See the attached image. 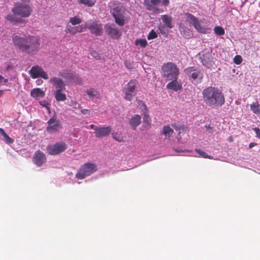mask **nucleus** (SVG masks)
I'll list each match as a JSON object with an SVG mask.
<instances>
[{"label": "nucleus", "instance_id": "nucleus-10", "mask_svg": "<svg viewBox=\"0 0 260 260\" xmlns=\"http://www.w3.org/2000/svg\"><path fill=\"white\" fill-rule=\"evenodd\" d=\"M85 27L87 28L91 34L96 36H101L103 32L102 25L97 21L90 20L85 23Z\"/></svg>", "mask_w": 260, "mask_h": 260}, {"label": "nucleus", "instance_id": "nucleus-39", "mask_svg": "<svg viewBox=\"0 0 260 260\" xmlns=\"http://www.w3.org/2000/svg\"><path fill=\"white\" fill-rule=\"evenodd\" d=\"M135 44L136 45H140L142 47L144 48L147 45V42L145 39H138L136 41Z\"/></svg>", "mask_w": 260, "mask_h": 260}, {"label": "nucleus", "instance_id": "nucleus-33", "mask_svg": "<svg viewBox=\"0 0 260 260\" xmlns=\"http://www.w3.org/2000/svg\"><path fill=\"white\" fill-rule=\"evenodd\" d=\"M71 81L79 85H82L83 84L82 78L75 73H74L73 78H72Z\"/></svg>", "mask_w": 260, "mask_h": 260}, {"label": "nucleus", "instance_id": "nucleus-28", "mask_svg": "<svg viewBox=\"0 0 260 260\" xmlns=\"http://www.w3.org/2000/svg\"><path fill=\"white\" fill-rule=\"evenodd\" d=\"M193 26L197 29V30L200 33L207 34L208 32V28L203 26L199 21L196 23V24Z\"/></svg>", "mask_w": 260, "mask_h": 260}, {"label": "nucleus", "instance_id": "nucleus-8", "mask_svg": "<svg viewBox=\"0 0 260 260\" xmlns=\"http://www.w3.org/2000/svg\"><path fill=\"white\" fill-rule=\"evenodd\" d=\"M67 148V144L64 142H57L53 145H48L46 147L47 152L52 155H57Z\"/></svg>", "mask_w": 260, "mask_h": 260}, {"label": "nucleus", "instance_id": "nucleus-27", "mask_svg": "<svg viewBox=\"0 0 260 260\" xmlns=\"http://www.w3.org/2000/svg\"><path fill=\"white\" fill-rule=\"evenodd\" d=\"M113 17L115 22L119 26H123L124 24V20L122 17V14H117L115 12Z\"/></svg>", "mask_w": 260, "mask_h": 260}, {"label": "nucleus", "instance_id": "nucleus-43", "mask_svg": "<svg viewBox=\"0 0 260 260\" xmlns=\"http://www.w3.org/2000/svg\"><path fill=\"white\" fill-rule=\"evenodd\" d=\"M8 82V79L4 78L0 75V86L5 84Z\"/></svg>", "mask_w": 260, "mask_h": 260}, {"label": "nucleus", "instance_id": "nucleus-36", "mask_svg": "<svg viewBox=\"0 0 260 260\" xmlns=\"http://www.w3.org/2000/svg\"><path fill=\"white\" fill-rule=\"evenodd\" d=\"M5 19L11 23L18 22L19 21L18 18L16 17L14 14H8L6 16Z\"/></svg>", "mask_w": 260, "mask_h": 260}, {"label": "nucleus", "instance_id": "nucleus-9", "mask_svg": "<svg viewBox=\"0 0 260 260\" xmlns=\"http://www.w3.org/2000/svg\"><path fill=\"white\" fill-rule=\"evenodd\" d=\"M46 131L50 134L55 133L62 128L61 122L54 115L47 121Z\"/></svg>", "mask_w": 260, "mask_h": 260}, {"label": "nucleus", "instance_id": "nucleus-4", "mask_svg": "<svg viewBox=\"0 0 260 260\" xmlns=\"http://www.w3.org/2000/svg\"><path fill=\"white\" fill-rule=\"evenodd\" d=\"M12 11L15 15L26 18L31 15L32 9L30 5L24 4L22 2H18L15 3Z\"/></svg>", "mask_w": 260, "mask_h": 260}, {"label": "nucleus", "instance_id": "nucleus-53", "mask_svg": "<svg viewBox=\"0 0 260 260\" xmlns=\"http://www.w3.org/2000/svg\"><path fill=\"white\" fill-rule=\"evenodd\" d=\"M228 140H229V142H232L233 141V138L231 136L229 137Z\"/></svg>", "mask_w": 260, "mask_h": 260}, {"label": "nucleus", "instance_id": "nucleus-51", "mask_svg": "<svg viewBox=\"0 0 260 260\" xmlns=\"http://www.w3.org/2000/svg\"><path fill=\"white\" fill-rule=\"evenodd\" d=\"M96 126H95L94 124H90L89 125V127L91 128V129H95V128L96 127Z\"/></svg>", "mask_w": 260, "mask_h": 260}, {"label": "nucleus", "instance_id": "nucleus-23", "mask_svg": "<svg viewBox=\"0 0 260 260\" xmlns=\"http://www.w3.org/2000/svg\"><path fill=\"white\" fill-rule=\"evenodd\" d=\"M74 73L71 72L68 70H63L58 73V76L62 77L67 81H70L73 78Z\"/></svg>", "mask_w": 260, "mask_h": 260}, {"label": "nucleus", "instance_id": "nucleus-48", "mask_svg": "<svg viewBox=\"0 0 260 260\" xmlns=\"http://www.w3.org/2000/svg\"><path fill=\"white\" fill-rule=\"evenodd\" d=\"M113 138L118 142H122L123 141L122 140V138L121 137H119V136L117 137H116V136H113Z\"/></svg>", "mask_w": 260, "mask_h": 260}, {"label": "nucleus", "instance_id": "nucleus-38", "mask_svg": "<svg viewBox=\"0 0 260 260\" xmlns=\"http://www.w3.org/2000/svg\"><path fill=\"white\" fill-rule=\"evenodd\" d=\"M143 121L146 123V127L149 128L151 124V119L147 113H145L143 118Z\"/></svg>", "mask_w": 260, "mask_h": 260}, {"label": "nucleus", "instance_id": "nucleus-17", "mask_svg": "<svg viewBox=\"0 0 260 260\" xmlns=\"http://www.w3.org/2000/svg\"><path fill=\"white\" fill-rule=\"evenodd\" d=\"M177 79H172L171 81L167 85V88L176 91L180 90L182 88V84L180 82L177 81Z\"/></svg>", "mask_w": 260, "mask_h": 260}, {"label": "nucleus", "instance_id": "nucleus-1", "mask_svg": "<svg viewBox=\"0 0 260 260\" xmlns=\"http://www.w3.org/2000/svg\"><path fill=\"white\" fill-rule=\"evenodd\" d=\"M12 41L15 47L28 54H36L40 49V39L35 36L15 35L12 37Z\"/></svg>", "mask_w": 260, "mask_h": 260}, {"label": "nucleus", "instance_id": "nucleus-32", "mask_svg": "<svg viewBox=\"0 0 260 260\" xmlns=\"http://www.w3.org/2000/svg\"><path fill=\"white\" fill-rule=\"evenodd\" d=\"M82 22V20L79 16H75L71 17L69 19V23L73 25H76L80 24Z\"/></svg>", "mask_w": 260, "mask_h": 260}, {"label": "nucleus", "instance_id": "nucleus-3", "mask_svg": "<svg viewBox=\"0 0 260 260\" xmlns=\"http://www.w3.org/2000/svg\"><path fill=\"white\" fill-rule=\"evenodd\" d=\"M161 70L162 72V76L167 80L178 79L179 75V70L174 63L169 62L164 63L162 66Z\"/></svg>", "mask_w": 260, "mask_h": 260}, {"label": "nucleus", "instance_id": "nucleus-20", "mask_svg": "<svg viewBox=\"0 0 260 260\" xmlns=\"http://www.w3.org/2000/svg\"><path fill=\"white\" fill-rule=\"evenodd\" d=\"M161 0H144V5L146 7V9L149 11L153 10L155 8L154 5H157L160 3Z\"/></svg>", "mask_w": 260, "mask_h": 260}, {"label": "nucleus", "instance_id": "nucleus-18", "mask_svg": "<svg viewBox=\"0 0 260 260\" xmlns=\"http://www.w3.org/2000/svg\"><path fill=\"white\" fill-rule=\"evenodd\" d=\"M83 31V27L81 25L72 26L69 24L66 27L65 31L72 35H75L77 32H81Z\"/></svg>", "mask_w": 260, "mask_h": 260}, {"label": "nucleus", "instance_id": "nucleus-52", "mask_svg": "<svg viewBox=\"0 0 260 260\" xmlns=\"http://www.w3.org/2000/svg\"><path fill=\"white\" fill-rule=\"evenodd\" d=\"M175 151L177 152H185V151H187V150H178V149H176L175 150Z\"/></svg>", "mask_w": 260, "mask_h": 260}, {"label": "nucleus", "instance_id": "nucleus-12", "mask_svg": "<svg viewBox=\"0 0 260 260\" xmlns=\"http://www.w3.org/2000/svg\"><path fill=\"white\" fill-rule=\"evenodd\" d=\"M198 55L203 65L208 68L212 66L213 64V57L210 52L203 51L199 53Z\"/></svg>", "mask_w": 260, "mask_h": 260}, {"label": "nucleus", "instance_id": "nucleus-25", "mask_svg": "<svg viewBox=\"0 0 260 260\" xmlns=\"http://www.w3.org/2000/svg\"><path fill=\"white\" fill-rule=\"evenodd\" d=\"M162 133L166 138H169L174 133V131L169 125H164Z\"/></svg>", "mask_w": 260, "mask_h": 260}, {"label": "nucleus", "instance_id": "nucleus-19", "mask_svg": "<svg viewBox=\"0 0 260 260\" xmlns=\"http://www.w3.org/2000/svg\"><path fill=\"white\" fill-rule=\"evenodd\" d=\"M141 121V116L136 114L129 119V123L133 129H136V127L140 124Z\"/></svg>", "mask_w": 260, "mask_h": 260}, {"label": "nucleus", "instance_id": "nucleus-46", "mask_svg": "<svg viewBox=\"0 0 260 260\" xmlns=\"http://www.w3.org/2000/svg\"><path fill=\"white\" fill-rule=\"evenodd\" d=\"M81 113L84 115H86V114H87L88 115H90V111L88 109H82L81 110Z\"/></svg>", "mask_w": 260, "mask_h": 260}, {"label": "nucleus", "instance_id": "nucleus-42", "mask_svg": "<svg viewBox=\"0 0 260 260\" xmlns=\"http://www.w3.org/2000/svg\"><path fill=\"white\" fill-rule=\"evenodd\" d=\"M242 57L240 55L235 56L234 59V62L237 64H240L242 62Z\"/></svg>", "mask_w": 260, "mask_h": 260}, {"label": "nucleus", "instance_id": "nucleus-54", "mask_svg": "<svg viewBox=\"0 0 260 260\" xmlns=\"http://www.w3.org/2000/svg\"><path fill=\"white\" fill-rule=\"evenodd\" d=\"M37 82H38V84H39V83H40V82H42V80H37Z\"/></svg>", "mask_w": 260, "mask_h": 260}, {"label": "nucleus", "instance_id": "nucleus-55", "mask_svg": "<svg viewBox=\"0 0 260 260\" xmlns=\"http://www.w3.org/2000/svg\"><path fill=\"white\" fill-rule=\"evenodd\" d=\"M144 107H145V109H146V106L144 104H143Z\"/></svg>", "mask_w": 260, "mask_h": 260}, {"label": "nucleus", "instance_id": "nucleus-44", "mask_svg": "<svg viewBox=\"0 0 260 260\" xmlns=\"http://www.w3.org/2000/svg\"><path fill=\"white\" fill-rule=\"evenodd\" d=\"M253 131L255 132L256 137L260 139V129L258 127H255L253 128Z\"/></svg>", "mask_w": 260, "mask_h": 260}, {"label": "nucleus", "instance_id": "nucleus-5", "mask_svg": "<svg viewBox=\"0 0 260 260\" xmlns=\"http://www.w3.org/2000/svg\"><path fill=\"white\" fill-rule=\"evenodd\" d=\"M97 170L96 166L93 163H85L79 169L76 174V177L78 179H83L85 177L89 176Z\"/></svg>", "mask_w": 260, "mask_h": 260}, {"label": "nucleus", "instance_id": "nucleus-40", "mask_svg": "<svg viewBox=\"0 0 260 260\" xmlns=\"http://www.w3.org/2000/svg\"><path fill=\"white\" fill-rule=\"evenodd\" d=\"M157 37V34L153 29H152L149 33L148 37H147V39H148V40H150L155 39Z\"/></svg>", "mask_w": 260, "mask_h": 260}, {"label": "nucleus", "instance_id": "nucleus-31", "mask_svg": "<svg viewBox=\"0 0 260 260\" xmlns=\"http://www.w3.org/2000/svg\"><path fill=\"white\" fill-rule=\"evenodd\" d=\"M0 134L4 137L5 142L8 144H12L14 140L10 138L5 132V131L0 127Z\"/></svg>", "mask_w": 260, "mask_h": 260}, {"label": "nucleus", "instance_id": "nucleus-56", "mask_svg": "<svg viewBox=\"0 0 260 260\" xmlns=\"http://www.w3.org/2000/svg\"><path fill=\"white\" fill-rule=\"evenodd\" d=\"M172 126H173L174 127H175V124H172Z\"/></svg>", "mask_w": 260, "mask_h": 260}, {"label": "nucleus", "instance_id": "nucleus-6", "mask_svg": "<svg viewBox=\"0 0 260 260\" xmlns=\"http://www.w3.org/2000/svg\"><path fill=\"white\" fill-rule=\"evenodd\" d=\"M184 73L188 77L192 82L196 81V83L201 82L203 77V73L200 69L194 67H188L184 70Z\"/></svg>", "mask_w": 260, "mask_h": 260}, {"label": "nucleus", "instance_id": "nucleus-41", "mask_svg": "<svg viewBox=\"0 0 260 260\" xmlns=\"http://www.w3.org/2000/svg\"><path fill=\"white\" fill-rule=\"evenodd\" d=\"M123 7L122 6H117L114 7L112 10V15L114 16V13L115 12L116 14H122L121 11L122 10Z\"/></svg>", "mask_w": 260, "mask_h": 260}, {"label": "nucleus", "instance_id": "nucleus-45", "mask_svg": "<svg viewBox=\"0 0 260 260\" xmlns=\"http://www.w3.org/2000/svg\"><path fill=\"white\" fill-rule=\"evenodd\" d=\"M205 127H206V129L208 131V132L210 133H213V127L209 125H205Z\"/></svg>", "mask_w": 260, "mask_h": 260}, {"label": "nucleus", "instance_id": "nucleus-29", "mask_svg": "<svg viewBox=\"0 0 260 260\" xmlns=\"http://www.w3.org/2000/svg\"><path fill=\"white\" fill-rule=\"evenodd\" d=\"M251 110L255 114L260 113V105L257 101L252 103L250 105Z\"/></svg>", "mask_w": 260, "mask_h": 260}, {"label": "nucleus", "instance_id": "nucleus-49", "mask_svg": "<svg viewBox=\"0 0 260 260\" xmlns=\"http://www.w3.org/2000/svg\"><path fill=\"white\" fill-rule=\"evenodd\" d=\"M21 2L24 4H29L30 5V0H20Z\"/></svg>", "mask_w": 260, "mask_h": 260}, {"label": "nucleus", "instance_id": "nucleus-30", "mask_svg": "<svg viewBox=\"0 0 260 260\" xmlns=\"http://www.w3.org/2000/svg\"><path fill=\"white\" fill-rule=\"evenodd\" d=\"M86 93L91 98L95 97L98 99L100 97V93L94 88H90L86 91Z\"/></svg>", "mask_w": 260, "mask_h": 260}, {"label": "nucleus", "instance_id": "nucleus-37", "mask_svg": "<svg viewBox=\"0 0 260 260\" xmlns=\"http://www.w3.org/2000/svg\"><path fill=\"white\" fill-rule=\"evenodd\" d=\"M214 32L218 36L223 35L225 33L224 29L219 26H215L214 29Z\"/></svg>", "mask_w": 260, "mask_h": 260}, {"label": "nucleus", "instance_id": "nucleus-15", "mask_svg": "<svg viewBox=\"0 0 260 260\" xmlns=\"http://www.w3.org/2000/svg\"><path fill=\"white\" fill-rule=\"evenodd\" d=\"M46 161L45 154L40 150H37L33 157L34 162L38 166L41 167Z\"/></svg>", "mask_w": 260, "mask_h": 260}, {"label": "nucleus", "instance_id": "nucleus-11", "mask_svg": "<svg viewBox=\"0 0 260 260\" xmlns=\"http://www.w3.org/2000/svg\"><path fill=\"white\" fill-rule=\"evenodd\" d=\"M29 73L31 77L33 79L41 77L44 79L47 80L49 78L47 73L44 71L42 67L39 66H35L32 67L29 71Z\"/></svg>", "mask_w": 260, "mask_h": 260}, {"label": "nucleus", "instance_id": "nucleus-2", "mask_svg": "<svg viewBox=\"0 0 260 260\" xmlns=\"http://www.w3.org/2000/svg\"><path fill=\"white\" fill-rule=\"evenodd\" d=\"M202 94L204 101L209 107H221L225 103L222 92L217 87H208L203 90Z\"/></svg>", "mask_w": 260, "mask_h": 260}, {"label": "nucleus", "instance_id": "nucleus-22", "mask_svg": "<svg viewBox=\"0 0 260 260\" xmlns=\"http://www.w3.org/2000/svg\"><path fill=\"white\" fill-rule=\"evenodd\" d=\"M64 90L58 89L54 91V97L57 102L64 101L67 99L66 94L62 92Z\"/></svg>", "mask_w": 260, "mask_h": 260}, {"label": "nucleus", "instance_id": "nucleus-24", "mask_svg": "<svg viewBox=\"0 0 260 260\" xmlns=\"http://www.w3.org/2000/svg\"><path fill=\"white\" fill-rule=\"evenodd\" d=\"M161 19L162 22L168 28H172L173 27V26L172 23V19L171 17L165 14L161 16Z\"/></svg>", "mask_w": 260, "mask_h": 260}, {"label": "nucleus", "instance_id": "nucleus-34", "mask_svg": "<svg viewBox=\"0 0 260 260\" xmlns=\"http://www.w3.org/2000/svg\"><path fill=\"white\" fill-rule=\"evenodd\" d=\"M78 2L79 4L88 7H92L95 4V2L92 0H78Z\"/></svg>", "mask_w": 260, "mask_h": 260}, {"label": "nucleus", "instance_id": "nucleus-7", "mask_svg": "<svg viewBox=\"0 0 260 260\" xmlns=\"http://www.w3.org/2000/svg\"><path fill=\"white\" fill-rule=\"evenodd\" d=\"M137 84L138 81L135 79H132L125 85L122 89L124 93V99L125 100L131 101L132 98L135 95Z\"/></svg>", "mask_w": 260, "mask_h": 260}, {"label": "nucleus", "instance_id": "nucleus-26", "mask_svg": "<svg viewBox=\"0 0 260 260\" xmlns=\"http://www.w3.org/2000/svg\"><path fill=\"white\" fill-rule=\"evenodd\" d=\"M185 15L186 16V21L193 26L199 21L194 15L190 13H187Z\"/></svg>", "mask_w": 260, "mask_h": 260}, {"label": "nucleus", "instance_id": "nucleus-21", "mask_svg": "<svg viewBox=\"0 0 260 260\" xmlns=\"http://www.w3.org/2000/svg\"><path fill=\"white\" fill-rule=\"evenodd\" d=\"M45 94V92L39 88H34L30 92V95L36 99L43 98Z\"/></svg>", "mask_w": 260, "mask_h": 260}, {"label": "nucleus", "instance_id": "nucleus-47", "mask_svg": "<svg viewBox=\"0 0 260 260\" xmlns=\"http://www.w3.org/2000/svg\"><path fill=\"white\" fill-rule=\"evenodd\" d=\"M161 3L162 5L167 6L169 4L170 2L169 0H162Z\"/></svg>", "mask_w": 260, "mask_h": 260}, {"label": "nucleus", "instance_id": "nucleus-13", "mask_svg": "<svg viewBox=\"0 0 260 260\" xmlns=\"http://www.w3.org/2000/svg\"><path fill=\"white\" fill-rule=\"evenodd\" d=\"M105 28L107 34L113 39H118L121 36V32L116 28L114 24H107Z\"/></svg>", "mask_w": 260, "mask_h": 260}, {"label": "nucleus", "instance_id": "nucleus-14", "mask_svg": "<svg viewBox=\"0 0 260 260\" xmlns=\"http://www.w3.org/2000/svg\"><path fill=\"white\" fill-rule=\"evenodd\" d=\"M49 82L51 83L56 90H65L66 84L62 79L59 77H53L50 79Z\"/></svg>", "mask_w": 260, "mask_h": 260}, {"label": "nucleus", "instance_id": "nucleus-50", "mask_svg": "<svg viewBox=\"0 0 260 260\" xmlns=\"http://www.w3.org/2000/svg\"><path fill=\"white\" fill-rule=\"evenodd\" d=\"M256 145V144L255 143H254V142L250 143L249 145V148H251Z\"/></svg>", "mask_w": 260, "mask_h": 260}, {"label": "nucleus", "instance_id": "nucleus-16", "mask_svg": "<svg viewBox=\"0 0 260 260\" xmlns=\"http://www.w3.org/2000/svg\"><path fill=\"white\" fill-rule=\"evenodd\" d=\"M111 132V127L109 126L107 127H96L94 133L97 138H101L108 136Z\"/></svg>", "mask_w": 260, "mask_h": 260}, {"label": "nucleus", "instance_id": "nucleus-35", "mask_svg": "<svg viewBox=\"0 0 260 260\" xmlns=\"http://www.w3.org/2000/svg\"><path fill=\"white\" fill-rule=\"evenodd\" d=\"M195 151L197 152H198L200 154V155L203 158H209L210 159H213V157L212 156L209 155L205 152L203 151V150H202L200 149H196Z\"/></svg>", "mask_w": 260, "mask_h": 260}]
</instances>
